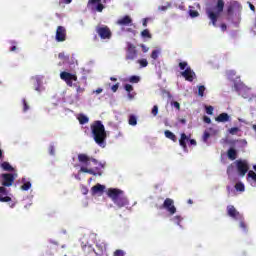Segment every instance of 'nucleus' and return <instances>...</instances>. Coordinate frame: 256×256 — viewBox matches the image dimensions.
<instances>
[{
  "instance_id": "nucleus-1",
  "label": "nucleus",
  "mask_w": 256,
  "mask_h": 256,
  "mask_svg": "<svg viewBox=\"0 0 256 256\" xmlns=\"http://www.w3.org/2000/svg\"><path fill=\"white\" fill-rule=\"evenodd\" d=\"M78 161L82 165L80 171L82 173H88V175H93L94 177H101L103 175V169L105 165L100 163L99 160L90 157L87 154H78Z\"/></svg>"
},
{
  "instance_id": "nucleus-2",
  "label": "nucleus",
  "mask_w": 256,
  "mask_h": 256,
  "mask_svg": "<svg viewBox=\"0 0 256 256\" xmlns=\"http://www.w3.org/2000/svg\"><path fill=\"white\" fill-rule=\"evenodd\" d=\"M1 185L0 186V203H9L11 209L15 207V202H11V197L7 196V188L11 187L13 183H15V179L17 178V174L13 173H3L0 175Z\"/></svg>"
},
{
  "instance_id": "nucleus-3",
  "label": "nucleus",
  "mask_w": 256,
  "mask_h": 256,
  "mask_svg": "<svg viewBox=\"0 0 256 256\" xmlns=\"http://www.w3.org/2000/svg\"><path fill=\"white\" fill-rule=\"evenodd\" d=\"M92 137L99 145V147H105V141L107 140V132L105 131V125L99 120L91 124Z\"/></svg>"
},
{
  "instance_id": "nucleus-4",
  "label": "nucleus",
  "mask_w": 256,
  "mask_h": 256,
  "mask_svg": "<svg viewBox=\"0 0 256 256\" xmlns=\"http://www.w3.org/2000/svg\"><path fill=\"white\" fill-rule=\"evenodd\" d=\"M107 196L117 205L119 209L127 207L129 205V200L125 195V192L117 188H109L107 191Z\"/></svg>"
},
{
  "instance_id": "nucleus-5",
  "label": "nucleus",
  "mask_w": 256,
  "mask_h": 256,
  "mask_svg": "<svg viewBox=\"0 0 256 256\" xmlns=\"http://www.w3.org/2000/svg\"><path fill=\"white\" fill-rule=\"evenodd\" d=\"M223 9H225V1L217 0L216 6H214L213 8H208L206 10V15L208 19H210L213 27H217V19L221 17Z\"/></svg>"
},
{
  "instance_id": "nucleus-6",
  "label": "nucleus",
  "mask_w": 256,
  "mask_h": 256,
  "mask_svg": "<svg viewBox=\"0 0 256 256\" xmlns=\"http://www.w3.org/2000/svg\"><path fill=\"white\" fill-rule=\"evenodd\" d=\"M96 33L100 37V39H111L113 37V32H111V29L109 26L105 25H98L96 26Z\"/></svg>"
},
{
  "instance_id": "nucleus-7",
  "label": "nucleus",
  "mask_w": 256,
  "mask_h": 256,
  "mask_svg": "<svg viewBox=\"0 0 256 256\" xmlns=\"http://www.w3.org/2000/svg\"><path fill=\"white\" fill-rule=\"evenodd\" d=\"M137 55H139V52L137 51V47L132 44L131 42H127V48H126V61H135L137 58Z\"/></svg>"
},
{
  "instance_id": "nucleus-8",
  "label": "nucleus",
  "mask_w": 256,
  "mask_h": 256,
  "mask_svg": "<svg viewBox=\"0 0 256 256\" xmlns=\"http://www.w3.org/2000/svg\"><path fill=\"white\" fill-rule=\"evenodd\" d=\"M160 209H166L169 215H175L177 213V208L175 207V201L171 198H166L160 207Z\"/></svg>"
},
{
  "instance_id": "nucleus-9",
  "label": "nucleus",
  "mask_w": 256,
  "mask_h": 256,
  "mask_svg": "<svg viewBox=\"0 0 256 256\" xmlns=\"http://www.w3.org/2000/svg\"><path fill=\"white\" fill-rule=\"evenodd\" d=\"M60 79H62V81H65L68 87H73V81H77V74L63 71L60 73Z\"/></svg>"
},
{
  "instance_id": "nucleus-10",
  "label": "nucleus",
  "mask_w": 256,
  "mask_h": 256,
  "mask_svg": "<svg viewBox=\"0 0 256 256\" xmlns=\"http://www.w3.org/2000/svg\"><path fill=\"white\" fill-rule=\"evenodd\" d=\"M57 43H63V41L67 40V29L63 26H58L56 29V37Z\"/></svg>"
},
{
  "instance_id": "nucleus-11",
  "label": "nucleus",
  "mask_w": 256,
  "mask_h": 256,
  "mask_svg": "<svg viewBox=\"0 0 256 256\" xmlns=\"http://www.w3.org/2000/svg\"><path fill=\"white\" fill-rule=\"evenodd\" d=\"M181 75L186 81H189L190 83H193L195 79V72L191 69V66H188L184 71H182Z\"/></svg>"
},
{
  "instance_id": "nucleus-12",
  "label": "nucleus",
  "mask_w": 256,
  "mask_h": 256,
  "mask_svg": "<svg viewBox=\"0 0 256 256\" xmlns=\"http://www.w3.org/2000/svg\"><path fill=\"white\" fill-rule=\"evenodd\" d=\"M236 163L239 175H241V177H245L247 171H249V166L247 165V162L238 160Z\"/></svg>"
},
{
  "instance_id": "nucleus-13",
  "label": "nucleus",
  "mask_w": 256,
  "mask_h": 256,
  "mask_svg": "<svg viewBox=\"0 0 256 256\" xmlns=\"http://www.w3.org/2000/svg\"><path fill=\"white\" fill-rule=\"evenodd\" d=\"M227 215L232 217V219H241V213L233 205L227 206Z\"/></svg>"
},
{
  "instance_id": "nucleus-14",
  "label": "nucleus",
  "mask_w": 256,
  "mask_h": 256,
  "mask_svg": "<svg viewBox=\"0 0 256 256\" xmlns=\"http://www.w3.org/2000/svg\"><path fill=\"white\" fill-rule=\"evenodd\" d=\"M133 23V19L130 18L129 15H126L117 20V25H121L122 27H127Z\"/></svg>"
},
{
  "instance_id": "nucleus-15",
  "label": "nucleus",
  "mask_w": 256,
  "mask_h": 256,
  "mask_svg": "<svg viewBox=\"0 0 256 256\" xmlns=\"http://www.w3.org/2000/svg\"><path fill=\"white\" fill-rule=\"evenodd\" d=\"M91 192L92 195H97L98 193H100V195H103V193L105 192V185L96 184L91 188Z\"/></svg>"
},
{
  "instance_id": "nucleus-16",
  "label": "nucleus",
  "mask_w": 256,
  "mask_h": 256,
  "mask_svg": "<svg viewBox=\"0 0 256 256\" xmlns=\"http://www.w3.org/2000/svg\"><path fill=\"white\" fill-rule=\"evenodd\" d=\"M229 119H231L229 114L224 112V113H221L219 116H217L215 118V121H217V123H227V121H229Z\"/></svg>"
},
{
  "instance_id": "nucleus-17",
  "label": "nucleus",
  "mask_w": 256,
  "mask_h": 256,
  "mask_svg": "<svg viewBox=\"0 0 256 256\" xmlns=\"http://www.w3.org/2000/svg\"><path fill=\"white\" fill-rule=\"evenodd\" d=\"M187 141H189V137L187 136V134L182 133L179 139L180 147L187 149Z\"/></svg>"
},
{
  "instance_id": "nucleus-18",
  "label": "nucleus",
  "mask_w": 256,
  "mask_h": 256,
  "mask_svg": "<svg viewBox=\"0 0 256 256\" xmlns=\"http://www.w3.org/2000/svg\"><path fill=\"white\" fill-rule=\"evenodd\" d=\"M227 157L230 159V161H235V159H237V150L234 148H229L227 151Z\"/></svg>"
},
{
  "instance_id": "nucleus-19",
  "label": "nucleus",
  "mask_w": 256,
  "mask_h": 256,
  "mask_svg": "<svg viewBox=\"0 0 256 256\" xmlns=\"http://www.w3.org/2000/svg\"><path fill=\"white\" fill-rule=\"evenodd\" d=\"M164 135L167 139H170L171 141H173L174 143H177V136L171 132L170 130H166L164 132Z\"/></svg>"
},
{
  "instance_id": "nucleus-20",
  "label": "nucleus",
  "mask_w": 256,
  "mask_h": 256,
  "mask_svg": "<svg viewBox=\"0 0 256 256\" xmlns=\"http://www.w3.org/2000/svg\"><path fill=\"white\" fill-rule=\"evenodd\" d=\"M0 167L3 169V171H9V172L15 171V168H13V166H11L9 162H2Z\"/></svg>"
},
{
  "instance_id": "nucleus-21",
  "label": "nucleus",
  "mask_w": 256,
  "mask_h": 256,
  "mask_svg": "<svg viewBox=\"0 0 256 256\" xmlns=\"http://www.w3.org/2000/svg\"><path fill=\"white\" fill-rule=\"evenodd\" d=\"M78 121H79L80 125H85V124L89 123V117L85 116L84 114H80L78 117Z\"/></svg>"
},
{
  "instance_id": "nucleus-22",
  "label": "nucleus",
  "mask_w": 256,
  "mask_h": 256,
  "mask_svg": "<svg viewBox=\"0 0 256 256\" xmlns=\"http://www.w3.org/2000/svg\"><path fill=\"white\" fill-rule=\"evenodd\" d=\"M128 123L129 125H131L132 127H135V125H137V116L135 115H130L129 119H128Z\"/></svg>"
},
{
  "instance_id": "nucleus-23",
  "label": "nucleus",
  "mask_w": 256,
  "mask_h": 256,
  "mask_svg": "<svg viewBox=\"0 0 256 256\" xmlns=\"http://www.w3.org/2000/svg\"><path fill=\"white\" fill-rule=\"evenodd\" d=\"M24 184L21 186L22 191H29L31 189V182H25V178L22 179Z\"/></svg>"
},
{
  "instance_id": "nucleus-24",
  "label": "nucleus",
  "mask_w": 256,
  "mask_h": 256,
  "mask_svg": "<svg viewBox=\"0 0 256 256\" xmlns=\"http://www.w3.org/2000/svg\"><path fill=\"white\" fill-rule=\"evenodd\" d=\"M141 37L144 39H151V33L149 32V29H145L141 32Z\"/></svg>"
},
{
  "instance_id": "nucleus-25",
  "label": "nucleus",
  "mask_w": 256,
  "mask_h": 256,
  "mask_svg": "<svg viewBox=\"0 0 256 256\" xmlns=\"http://www.w3.org/2000/svg\"><path fill=\"white\" fill-rule=\"evenodd\" d=\"M248 177L249 179H252V181H254V187H256V173L253 170H250L248 172Z\"/></svg>"
},
{
  "instance_id": "nucleus-26",
  "label": "nucleus",
  "mask_w": 256,
  "mask_h": 256,
  "mask_svg": "<svg viewBox=\"0 0 256 256\" xmlns=\"http://www.w3.org/2000/svg\"><path fill=\"white\" fill-rule=\"evenodd\" d=\"M236 191H240L241 193L245 191V185L241 182L235 184Z\"/></svg>"
},
{
  "instance_id": "nucleus-27",
  "label": "nucleus",
  "mask_w": 256,
  "mask_h": 256,
  "mask_svg": "<svg viewBox=\"0 0 256 256\" xmlns=\"http://www.w3.org/2000/svg\"><path fill=\"white\" fill-rule=\"evenodd\" d=\"M172 221L176 223V225L181 226V221H183V217L177 215L172 218Z\"/></svg>"
},
{
  "instance_id": "nucleus-28",
  "label": "nucleus",
  "mask_w": 256,
  "mask_h": 256,
  "mask_svg": "<svg viewBox=\"0 0 256 256\" xmlns=\"http://www.w3.org/2000/svg\"><path fill=\"white\" fill-rule=\"evenodd\" d=\"M160 53L161 51L159 50H153L151 53V59H154V61H156V59H159Z\"/></svg>"
},
{
  "instance_id": "nucleus-29",
  "label": "nucleus",
  "mask_w": 256,
  "mask_h": 256,
  "mask_svg": "<svg viewBox=\"0 0 256 256\" xmlns=\"http://www.w3.org/2000/svg\"><path fill=\"white\" fill-rule=\"evenodd\" d=\"M139 81H141V78L139 76H130L129 78V83H139Z\"/></svg>"
},
{
  "instance_id": "nucleus-30",
  "label": "nucleus",
  "mask_w": 256,
  "mask_h": 256,
  "mask_svg": "<svg viewBox=\"0 0 256 256\" xmlns=\"http://www.w3.org/2000/svg\"><path fill=\"white\" fill-rule=\"evenodd\" d=\"M209 137H211V133H209L208 131H204V134L202 136V140L204 141V143H207V141H209Z\"/></svg>"
},
{
  "instance_id": "nucleus-31",
  "label": "nucleus",
  "mask_w": 256,
  "mask_h": 256,
  "mask_svg": "<svg viewBox=\"0 0 256 256\" xmlns=\"http://www.w3.org/2000/svg\"><path fill=\"white\" fill-rule=\"evenodd\" d=\"M138 63L142 68L147 67V65H149V62L147 61V59H140L138 60Z\"/></svg>"
},
{
  "instance_id": "nucleus-32",
  "label": "nucleus",
  "mask_w": 256,
  "mask_h": 256,
  "mask_svg": "<svg viewBox=\"0 0 256 256\" xmlns=\"http://www.w3.org/2000/svg\"><path fill=\"white\" fill-rule=\"evenodd\" d=\"M189 64L187 63V62H180L179 64H178V66H179V68L181 69V71H185V69H187V67H189L188 66Z\"/></svg>"
},
{
  "instance_id": "nucleus-33",
  "label": "nucleus",
  "mask_w": 256,
  "mask_h": 256,
  "mask_svg": "<svg viewBox=\"0 0 256 256\" xmlns=\"http://www.w3.org/2000/svg\"><path fill=\"white\" fill-rule=\"evenodd\" d=\"M198 95L200 96V97H203L204 95H205V86H199V88H198Z\"/></svg>"
},
{
  "instance_id": "nucleus-34",
  "label": "nucleus",
  "mask_w": 256,
  "mask_h": 256,
  "mask_svg": "<svg viewBox=\"0 0 256 256\" xmlns=\"http://www.w3.org/2000/svg\"><path fill=\"white\" fill-rule=\"evenodd\" d=\"M189 15L192 18L199 17V12L197 10H189Z\"/></svg>"
},
{
  "instance_id": "nucleus-35",
  "label": "nucleus",
  "mask_w": 256,
  "mask_h": 256,
  "mask_svg": "<svg viewBox=\"0 0 256 256\" xmlns=\"http://www.w3.org/2000/svg\"><path fill=\"white\" fill-rule=\"evenodd\" d=\"M22 102H23V111L24 113H27V110L29 109V104L27 103L26 99H23Z\"/></svg>"
},
{
  "instance_id": "nucleus-36",
  "label": "nucleus",
  "mask_w": 256,
  "mask_h": 256,
  "mask_svg": "<svg viewBox=\"0 0 256 256\" xmlns=\"http://www.w3.org/2000/svg\"><path fill=\"white\" fill-rule=\"evenodd\" d=\"M229 133H230V135H236L237 133H239V128L232 127L229 129Z\"/></svg>"
},
{
  "instance_id": "nucleus-37",
  "label": "nucleus",
  "mask_w": 256,
  "mask_h": 256,
  "mask_svg": "<svg viewBox=\"0 0 256 256\" xmlns=\"http://www.w3.org/2000/svg\"><path fill=\"white\" fill-rule=\"evenodd\" d=\"M157 113H159V107L157 105L153 106L152 108V115L157 117Z\"/></svg>"
},
{
  "instance_id": "nucleus-38",
  "label": "nucleus",
  "mask_w": 256,
  "mask_h": 256,
  "mask_svg": "<svg viewBox=\"0 0 256 256\" xmlns=\"http://www.w3.org/2000/svg\"><path fill=\"white\" fill-rule=\"evenodd\" d=\"M103 9H105V6H103V4L101 3H98L96 6V11H98V13H101Z\"/></svg>"
},
{
  "instance_id": "nucleus-39",
  "label": "nucleus",
  "mask_w": 256,
  "mask_h": 256,
  "mask_svg": "<svg viewBox=\"0 0 256 256\" xmlns=\"http://www.w3.org/2000/svg\"><path fill=\"white\" fill-rule=\"evenodd\" d=\"M75 86L77 87L76 92L78 95H81V93H85V88H83L81 86H77V85H75Z\"/></svg>"
},
{
  "instance_id": "nucleus-40",
  "label": "nucleus",
  "mask_w": 256,
  "mask_h": 256,
  "mask_svg": "<svg viewBox=\"0 0 256 256\" xmlns=\"http://www.w3.org/2000/svg\"><path fill=\"white\" fill-rule=\"evenodd\" d=\"M213 106H206V113L207 115H213Z\"/></svg>"
},
{
  "instance_id": "nucleus-41",
  "label": "nucleus",
  "mask_w": 256,
  "mask_h": 256,
  "mask_svg": "<svg viewBox=\"0 0 256 256\" xmlns=\"http://www.w3.org/2000/svg\"><path fill=\"white\" fill-rule=\"evenodd\" d=\"M11 48H10V51H12V52H15V51H17V42H15V41H12L11 42Z\"/></svg>"
},
{
  "instance_id": "nucleus-42",
  "label": "nucleus",
  "mask_w": 256,
  "mask_h": 256,
  "mask_svg": "<svg viewBox=\"0 0 256 256\" xmlns=\"http://www.w3.org/2000/svg\"><path fill=\"white\" fill-rule=\"evenodd\" d=\"M125 91H127V93H131V91H133V87L131 86V84H126L124 86Z\"/></svg>"
},
{
  "instance_id": "nucleus-43",
  "label": "nucleus",
  "mask_w": 256,
  "mask_h": 256,
  "mask_svg": "<svg viewBox=\"0 0 256 256\" xmlns=\"http://www.w3.org/2000/svg\"><path fill=\"white\" fill-rule=\"evenodd\" d=\"M114 256H125V252L118 249L114 252Z\"/></svg>"
},
{
  "instance_id": "nucleus-44",
  "label": "nucleus",
  "mask_w": 256,
  "mask_h": 256,
  "mask_svg": "<svg viewBox=\"0 0 256 256\" xmlns=\"http://www.w3.org/2000/svg\"><path fill=\"white\" fill-rule=\"evenodd\" d=\"M233 11H234L233 5H229V6L227 7V13H228V15H233Z\"/></svg>"
},
{
  "instance_id": "nucleus-45",
  "label": "nucleus",
  "mask_w": 256,
  "mask_h": 256,
  "mask_svg": "<svg viewBox=\"0 0 256 256\" xmlns=\"http://www.w3.org/2000/svg\"><path fill=\"white\" fill-rule=\"evenodd\" d=\"M113 93H117V90L119 89V83L117 84H114L112 87H111Z\"/></svg>"
},
{
  "instance_id": "nucleus-46",
  "label": "nucleus",
  "mask_w": 256,
  "mask_h": 256,
  "mask_svg": "<svg viewBox=\"0 0 256 256\" xmlns=\"http://www.w3.org/2000/svg\"><path fill=\"white\" fill-rule=\"evenodd\" d=\"M49 154H50V155H55V146L51 145V146L49 147Z\"/></svg>"
},
{
  "instance_id": "nucleus-47",
  "label": "nucleus",
  "mask_w": 256,
  "mask_h": 256,
  "mask_svg": "<svg viewBox=\"0 0 256 256\" xmlns=\"http://www.w3.org/2000/svg\"><path fill=\"white\" fill-rule=\"evenodd\" d=\"M203 121H204V123H207L208 125L211 124V118H209L208 116H204Z\"/></svg>"
},
{
  "instance_id": "nucleus-48",
  "label": "nucleus",
  "mask_w": 256,
  "mask_h": 256,
  "mask_svg": "<svg viewBox=\"0 0 256 256\" xmlns=\"http://www.w3.org/2000/svg\"><path fill=\"white\" fill-rule=\"evenodd\" d=\"M173 106L179 111L181 109V104L179 102L175 101L173 102Z\"/></svg>"
},
{
  "instance_id": "nucleus-49",
  "label": "nucleus",
  "mask_w": 256,
  "mask_h": 256,
  "mask_svg": "<svg viewBox=\"0 0 256 256\" xmlns=\"http://www.w3.org/2000/svg\"><path fill=\"white\" fill-rule=\"evenodd\" d=\"M240 227H241V229H243L244 231L247 230V224H245L244 221H241V222H240Z\"/></svg>"
},
{
  "instance_id": "nucleus-50",
  "label": "nucleus",
  "mask_w": 256,
  "mask_h": 256,
  "mask_svg": "<svg viewBox=\"0 0 256 256\" xmlns=\"http://www.w3.org/2000/svg\"><path fill=\"white\" fill-rule=\"evenodd\" d=\"M35 91H41V84L39 83V80H37V85L35 87Z\"/></svg>"
},
{
  "instance_id": "nucleus-51",
  "label": "nucleus",
  "mask_w": 256,
  "mask_h": 256,
  "mask_svg": "<svg viewBox=\"0 0 256 256\" xmlns=\"http://www.w3.org/2000/svg\"><path fill=\"white\" fill-rule=\"evenodd\" d=\"M220 28L222 29V31H227V24L222 23V24L220 25Z\"/></svg>"
},
{
  "instance_id": "nucleus-52",
  "label": "nucleus",
  "mask_w": 256,
  "mask_h": 256,
  "mask_svg": "<svg viewBox=\"0 0 256 256\" xmlns=\"http://www.w3.org/2000/svg\"><path fill=\"white\" fill-rule=\"evenodd\" d=\"M188 141L190 145H197V141L195 139H189Z\"/></svg>"
},
{
  "instance_id": "nucleus-53",
  "label": "nucleus",
  "mask_w": 256,
  "mask_h": 256,
  "mask_svg": "<svg viewBox=\"0 0 256 256\" xmlns=\"http://www.w3.org/2000/svg\"><path fill=\"white\" fill-rule=\"evenodd\" d=\"M89 3H92V5H95V3H101V0H89Z\"/></svg>"
},
{
  "instance_id": "nucleus-54",
  "label": "nucleus",
  "mask_w": 256,
  "mask_h": 256,
  "mask_svg": "<svg viewBox=\"0 0 256 256\" xmlns=\"http://www.w3.org/2000/svg\"><path fill=\"white\" fill-rule=\"evenodd\" d=\"M141 48H142L143 53H147V51H149V48H146L145 45H142Z\"/></svg>"
},
{
  "instance_id": "nucleus-55",
  "label": "nucleus",
  "mask_w": 256,
  "mask_h": 256,
  "mask_svg": "<svg viewBox=\"0 0 256 256\" xmlns=\"http://www.w3.org/2000/svg\"><path fill=\"white\" fill-rule=\"evenodd\" d=\"M95 93L99 95L100 93H103V88L96 89Z\"/></svg>"
},
{
  "instance_id": "nucleus-56",
  "label": "nucleus",
  "mask_w": 256,
  "mask_h": 256,
  "mask_svg": "<svg viewBox=\"0 0 256 256\" xmlns=\"http://www.w3.org/2000/svg\"><path fill=\"white\" fill-rule=\"evenodd\" d=\"M58 57L60 58V59H65V53H59L58 54Z\"/></svg>"
},
{
  "instance_id": "nucleus-57",
  "label": "nucleus",
  "mask_w": 256,
  "mask_h": 256,
  "mask_svg": "<svg viewBox=\"0 0 256 256\" xmlns=\"http://www.w3.org/2000/svg\"><path fill=\"white\" fill-rule=\"evenodd\" d=\"M179 123H182V125H185V123H187V120L185 118H182L179 120Z\"/></svg>"
},
{
  "instance_id": "nucleus-58",
  "label": "nucleus",
  "mask_w": 256,
  "mask_h": 256,
  "mask_svg": "<svg viewBox=\"0 0 256 256\" xmlns=\"http://www.w3.org/2000/svg\"><path fill=\"white\" fill-rule=\"evenodd\" d=\"M249 7H250V9H251V11H255V5H253V4H249Z\"/></svg>"
},
{
  "instance_id": "nucleus-59",
  "label": "nucleus",
  "mask_w": 256,
  "mask_h": 256,
  "mask_svg": "<svg viewBox=\"0 0 256 256\" xmlns=\"http://www.w3.org/2000/svg\"><path fill=\"white\" fill-rule=\"evenodd\" d=\"M142 25H143V27H147V18H145V19L143 20Z\"/></svg>"
},
{
  "instance_id": "nucleus-60",
  "label": "nucleus",
  "mask_w": 256,
  "mask_h": 256,
  "mask_svg": "<svg viewBox=\"0 0 256 256\" xmlns=\"http://www.w3.org/2000/svg\"><path fill=\"white\" fill-rule=\"evenodd\" d=\"M159 9H160V11H166V10H167V7H166V6H162V7H160Z\"/></svg>"
},
{
  "instance_id": "nucleus-61",
  "label": "nucleus",
  "mask_w": 256,
  "mask_h": 256,
  "mask_svg": "<svg viewBox=\"0 0 256 256\" xmlns=\"http://www.w3.org/2000/svg\"><path fill=\"white\" fill-rule=\"evenodd\" d=\"M73 0H64V3H66V5H69V3H71Z\"/></svg>"
},
{
  "instance_id": "nucleus-62",
  "label": "nucleus",
  "mask_w": 256,
  "mask_h": 256,
  "mask_svg": "<svg viewBox=\"0 0 256 256\" xmlns=\"http://www.w3.org/2000/svg\"><path fill=\"white\" fill-rule=\"evenodd\" d=\"M188 204H189V205H193V200L189 199V200H188Z\"/></svg>"
},
{
  "instance_id": "nucleus-63",
  "label": "nucleus",
  "mask_w": 256,
  "mask_h": 256,
  "mask_svg": "<svg viewBox=\"0 0 256 256\" xmlns=\"http://www.w3.org/2000/svg\"><path fill=\"white\" fill-rule=\"evenodd\" d=\"M110 80H111V81H117V78L111 77Z\"/></svg>"
},
{
  "instance_id": "nucleus-64",
  "label": "nucleus",
  "mask_w": 256,
  "mask_h": 256,
  "mask_svg": "<svg viewBox=\"0 0 256 256\" xmlns=\"http://www.w3.org/2000/svg\"><path fill=\"white\" fill-rule=\"evenodd\" d=\"M50 243H53L54 245H59V243H57L55 241H50Z\"/></svg>"
}]
</instances>
